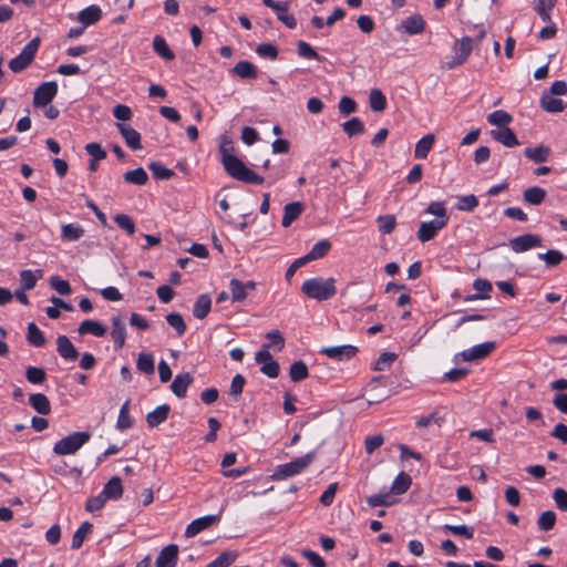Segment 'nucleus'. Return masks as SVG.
<instances>
[{
    "mask_svg": "<svg viewBox=\"0 0 567 567\" xmlns=\"http://www.w3.org/2000/svg\"><path fill=\"white\" fill-rule=\"evenodd\" d=\"M219 153L225 172L233 178L252 185L264 183V177L248 168L235 153L233 141L227 135H221Z\"/></svg>",
    "mask_w": 567,
    "mask_h": 567,
    "instance_id": "nucleus-1",
    "label": "nucleus"
},
{
    "mask_svg": "<svg viewBox=\"0 0 567 567\" xmlns=\"http://www.w3.org/2000/svg\"><path fill=\"white\" fill-rule=\"evenodd\" d=\"M301 291L308 298L318 301L329 300L337 292L336 280L332 277L328 279L321 277L310 278L302 284Z\"/></svg>",
    "mask_w": 567,
    "mask_h": 567,
    "instance_id": "nucleus-2",
    "label": "nucleus"
},
{
    "mask_svg": "<svg viewBox=\"0 0 567 567\" xmlns=\"http://www.w3.org/2000/svg\"><path fill=\"white\" fill-rule=\"evenodd\" d=\"M474 40L471 37H463L453 44V55L441 62V69L453 70L463 65L472 53Z\"/></svg>",
    "mask_w": 567,
    "mask_h": 567,
    "instance_id": "nucleus-3",
    "label": "nucleus"
},
{
    "mask_svg": "<svg viewBox=\"0 0 567 567\" xmlns=\"http://www.w3.org/2000/svg\"><path fill=\"white\" fill-rule=\"evenodd\" d=\"M90 439L87 431L73 432L54 443L53 453L61 456L75 454Z\"/></svg>",
    "mask_w": 567,
    "mask_h": 567,
    "instance_id": "nucleus-4",
    "label": "nucleus"
},
{
    "mask_svg": "<svg viewBox=\"0 0 567 567\" xmlns=\"http://www.w3.org/2000/svg\"><path fill=\"white\" fill-rule=\"evenodd\" d=\"M316 458V452L311 451L306 455L295 458L293 461L278 465L275 473L270 476L274 481L285 480L295 476L306 470Z\"/></svg>",
    "mask_w": 567,
    "mask_h": 567,
    "instance_id": "nucleus-5",
    "label": "nucleus"
},
{
    "mask_svg": "<svg viewBox=\"0 0 567 567\" xmlns=\"http://www.w3.org/2000/svg\"><path fill=\"white\" fill-rule=\"evenodd\" d=\"M40 47V39L34 38L29 43L24 45L20 54L9 62V69L14 72L19 73L25 70L34 60L35 54Z\"/></svg>",
    "mask_w": 567,
    "mask_h": 567,
    "instance_id": "nucleus-6",
    "label": "nucleus"
},
{
    "mask_svg": "<svg viewBox=\"0 0 567 567\" xmlns=\"http://www.w3.org/2000/svg\"><path fill=\"white\" fill-rule=\"evenodd\" d=\"M58 94L55 81L41 83L33 93V106L37 109L48 106Z\"/></svg>",
    "mask_w": 567,
    "mask_h": 567,
    "instance_id": "nucleus-7",
    "label": "nucleus"
},
{
    "mask_svg": "<svg viewBox=\"0 0 567 567\" xmlns=\"http://www.w3.org/2000/svg\"><path fill=\"white\" fill-rule=\"evenodd\" d=\"M269 344H265L264 348L256 353L255 360L257 363L261 364L260 371L265 375L275 379L279 375L280 365L269 352Z\"/></svg>",
    "mask_w": 567,
    "mask_h": 567,
    "instance_id": "nucleus-8",
    "label": "nucleus"
},
{
    "mask_svg": "<svg viewBox=\"0 0 567 567\" xmlns=\"http://www.w3.org/2000/svg\"><path fill=\"white\" fill-rule=\"evenodd\" d=\"M496 348V342L487 341L466 349L455 355L461 357L464 361L473 362L487 358Z\"/></svg>",
    "mask_w": 567,
    "mask_h": 567,
    "instance_id": "nucleus-9",
    "label": "nucleus"
},
{
    "mask_svg": "<svg viewBox=\"0 0 567 567\" xmlns=\"http://www.w3.org/2000/svg\"><path fill=\"white\" fill-rule=\"evenodd\" d=\"M256 287H257V284L252 280L243 282L236 278L230 279L229 291H230L231 301L233 302H243L248 297V292L254 291L256 289Z\"/></svg>",
    "mask_w": 567,
    "mask_h": 567,
    "instance_id": "nucleus-10",
    "label": "nucleus"
},
{
    "mask_svg": "<svg viewBox=\"0 0 567 567\" xmlns=\"http://www.w3.org/2000/svg\"><path fill=\"white\" fill-rule=\"evenodd\" d=\"M542 244V238L535 234H524L509 241V246L515 252H524L532 248L540 247Z\"/></svg>",
    "mask_w": 567,
    "mask_h": 567,
    "instance_id": "nucleus-11",
    "label": "nucleus"
},
{
    "mask_svg": "<svg viewBox=\"0 0 567 567\" xmlns=\"http://www.w3.org/2000/svg\"><path fill=\"white\" fill-rule=\"evenodd\" d=\"M320 353L338 361L349 360L357 353V348L351 344H342L322 348Z\"/></svg>",
    "mask_w": 567,
    "mask_h": 567,
    "instance_id": "nucleus-12",
    "label": "nucleus"
},
{
    "mask_svg": "<svg viewBox=\"0 0 567 567\" xmlns=\"http://www.w3.org/2000/svg\"><path fill=\"white\" fill-rule=\"evenodd\" d=\"M444 227V220L423 221L416 233L417 239L422 243L430 241Z\"/></svg>",
    "mask_w": 567,
    "mask_h": 567,
    "instance_id": "nucleus-13",
    "label": "nucleus"
},
{
    "mask_svg": "<svg viewBox=\"0 0 567 567\" xmlns=\"http://www.w3.org/2000/svg\"><path fill=\"white\" fill-rule=\"evenodd\" d=\"M111 338L116 350H120L124 347L126 339V327L123 317L114 316L112 318Z\"/></svg>",
    "mask_w": 567,
    "mask_h": 567,
    "instance_id": "nucleus-14",
    "label": "nucleus"
},
{
    "mask_svg": "<svg viewBox=\"0 0 567 567\" xmlns=\"http://www.w3.org/2000/svg\"><path fill=\"white\" fill-rule=\"evenodd\" d=\"M178 546L175 544L164 547L156 558V567H176L178 561Z\"/></svg>",
    "mask_w": 567,
    "mask_h": 567,
    "instance_id": "nucleus-15",
    "label": "nucleus"
},
{
    "mask_svg": "<svg viewBox=\"0 0 567 567\" xmlns=\"http://www.w3.org/2000/svg\"><path fill=\"white\" fill-rule=\"evenodd\" d=\"M219 520L218 515H206L194 519L186 528L185 536L194 537Z\"/></svg>",
    "mask_w": 567,
    "mask_h": 567,
    "instance_id": "nucleus-16",
    "label": "nucleus"
},
{
    "mask_svg": "<svg viewBox=\"0 0 567 567\" xmlns=\"http://www.w3.org/2000/svg\"><path fill=\"white\" fill-rule=\"evenodd\" d=\"M116 127L131 150L138 151L142 148L141 134L135 128L123 123H117Z\"/></svg>",
    "mask_w": 567,
    "mask_h": 567,
    "instance_id": "nucleus-17",
    "label": "nucleus"
},
{
    "mask_svg": "<svg viewBox=\"0 0 567 567\" xmlns=\"http://www.w3.org/2000/svg\"><path fill=\"white\" fill-rule=\"evenodd\" d=\"M56 351L66 361H75L79 358V351L66 336L56 338Z\"/></svg>",
    "mask_w": 567,
    "mask_h": 567,
    "instance_id": "nucleus-18",
    "label": "nucleus"
},
{
    "mask_svg": "<svg viewBox=\"0 0 567 567\" xmlns=\"http://www.w3.org/2000/svg\"><path fill=\"white\" fill-rule=\"evenodd\" d=\"M305 210V204L302 202H291L285 205L284 216L281 219L282 227H289L295 220H297Z\"/></svg>",
    "mask_w": 567,
    "mask_h": 567,
    "instance_id": "nucleus-19",
    "label": "nucleus"
},
{
    "mask_svg": "<svg viewBox=\"0 0 567 567\" xmlns=\"http://www.w3.org/2000/svg\"><path fill=\"white\" fill-rule=\"evenodd\" d=\"M102 18V10L96 4H91L78 13V21L84 27L99 22Z\"/></svg>",
    "mask_w": 567,
    "mask_h": 567,
    "instance_id": "nucleus-20",
    "label": "nucleus"
},
{
    "mask_svg": "<svg viewBox=\"0 0 567 567\" xmlns=\"http://www.w3.org/2000/svg\"><path fill=\"white\" fill-rule=\"evenodd\" d=\"M193 382V377L190 373L185 372L177 374L171 384L172 392L179 399L186 396L187 389Z\"/></svg>",
    "mask_w": 567,
    "mask_h": 567,
    "instance_id": "nucleus-21",
    "label": "nucleus"
},
{
    "mask_svg": "<svg viewBox=\"0 0 567 567\" xmlns=\"http://www.w3.org/2000/svg\"><path fill=\"white\" fill-rule=\"evenodd\" d=\"M491 136L498 143L503 144L505 147H514L519 145V141L516 137L515 133L509 127H504L502 130H492Z\"/></svg>",
    "mask_w": 567,
    "mask_h": 567,
    "instance_id": "nucleus-22",
    "label": "nucleus"
},
{
    "mask_svg": "<svg viewBox=\"0 0 567 567\" xmlns=\"http://www.w3.org/2000/svg\"><path fill=\"white\" fill-rule=\"evenodd\" d=\"M539 103L542 109L548 113H558L565 110V104L563 100L556 97V95H553L546 91L543 92Z\"/></svg>",
    "mask_w": 567,
    "mask_h": 567,
    "instance_id": "nucleus-23",
    "label": "nucleus"
},
{
    "mask_svg": "<svg viewBox=\"0 0 567 567\" xmlns=\"http://www.w3.org/2000/svg\"><path fill=\"white\" fill-rule=\"evenodd\" d=\"M107 329L104 324L100 323L96 320L86 319L82 321L78 328V332L80 336H84L86 333L93 334L95 337H103L106 333Z\"/></svg>",
    "mask_w": 567,
    "mask_h": 567,
    "instance_id": "nucleus-24",
    "label": "nucleus"
},
{
    "mask_svg": "<svg viewBox=\"0 0 567 567\" xmlns=\"http://www.w3.org/2000/svg\"><path fill=\"white\" fill-rule=\"evenodd\" d=\"M425 20L421 14H413L411 17H408L402 22V28L410 35L422 33L425 30Z\"/></svg>",
    "mask_w": 567,
    "mask_h": 567,
    "instance_id": "nucleus-25",
    "label": "nucleus"
},
{
    "mask_svg": "<svg viewBox=\"0 0 567 567\" xmlns=\"http://www.w3.org/2000/svg\"><path fill=\"white\" fill-rule=\"evenodd\" d=\"M473 288L476 293L470 295L465 297V301H474V300H483L488 299V292L492 290V284L486 279H475L473 282Z\"/></svg>",
    "mask_w": 567,
    "mask_h": 567,
    "instance_id": "nucleus-26",
    "label": "nucleus"
},
{
    "mask_svg": "<svg viewBox=\"0 0 567 567\" xmlns=\"http://www.w3.org/2000/svg\"><path fill=\"white\" fill-rule=\"evenodd\" d=\"M212 308V298L207 293H203L197 297L194 307H193V315L196 319L203 320L205 319Z\"/></svg>",
    "mask_w": 567,
    "mask_h": 567,
    "instance_id": "nucleus-27",
    "label": "nucleus"
},
{
    "mask_svg": "<svg viewBox=\"0 0 567 567\" xmlns=\"http://www.w3.org/2000/svg\"><path fill=\"white\" fill-rule=\"evenodd\" d=\"M171 408L167 404H163L157 406L152 412L147 413L146 422L150 427H156L159 424L164 423L169 414Z\"/></svg>",
    "mask_w": 567,
    "mask_h": 567,
    "instance_id": "nucleus-28",
    "label": "nucleus"
},
{
    "mask_svg": "<svg viewBox=\"0 0 567 567\" xmlns=\"http://www.w3.org/2000/svg\"><path fill=\"white\" fill-rule=\"evenodd\" d=\"M106 499H118L123 494L122 480L113 476L103 487L101 492Z\"/></svg>",
    "mask_w": 567,
    "mask_h": 567,
    "instance_id": "nucleus-29",
    "label": "nucleus"
},
{
    "mask_svg": "<svg viewBox=\"0 0 567 567\" xmlns=\"http://www.w3.org/2000/svg\"><path fill=\"white\" fill-rule=\"evenodd\" d=\"M524 155L529 161L534 163H544L548 161L550 156V148L545 145H538L536 147H526L524 150Z\"/></svg>",
    "mask_w": 567,
    "mask_h": 567,
    "instance_id": "nucleus-30",
    "label": "nucleus"
},
{
    "mask_svg": "<svg viewBox=\"0 0 567 567\" xmlns=\"http://www.w3.org/2000/svg\"><path fill=\"white\" fill-rule=\"evenodd\" d=\"M435 142V136L432 133L423 136L415 145L414 157L424 159L427 157Z\"/></svg>",
    "mask_w": 567,
    "mask_h": 567,
    "instance_id": "nucleus-31",
    "label": "nucleus"
},
{
    "mask_svg": "<svg viewBox=\"0 0 567 567\" xmlns=\"http://www.w3.org/2000/svg\"><path fill=\"white\" fill-rule=\"evenodd\" d=\"M29 404L40 414L47 415L51 412V403L42 393L30 394Z\"/></svg>",
    "mask_w": 567,
    "mask_h": 567,
    "instance_id": "nucleus-32",
    "label": "nucleus"
},
{
    "mask_svg": "<svg viewBox=\"0 0 567 567\" xmlns=\"http://www.w3.org/2000/svg\"><path fill=\"white\" fill-rule=\"evenodd\" d=\"M331 249V243L327 239L319 240L315 244L311 250L303 256V258L310 262L323 258Z\"/></svg>",
    "mask_w": 567,
    "mask_h": 567,
    "instance_id": "nucleus-33",
    "label": "nucleus"
},
{
    "mask_svg": "<svg viewBox=\"0 0 567 567\" xmlns=\"http://www.w3.org/2000/svg\"><path fill=\"white\" fill-rule=\"evenodd\" d=\"M84 235V228L79 224H65L61 227V238L64 241H76Z\"/></svg>",
    "mask_w": 567,
    "mask_h": 567,
    "instance_id": "nucleus-34",
    "label": "nucleus"
},
{
    "mask_svg": "<svg viewBox=\"0 0 567 567\" xmlns=\"http://www.w3.org/2000/svg\"><path fill=\"white\" fill-rule=\"evenodd\" d=\"M547 193L539 186H533L524 190L523 199L529 205H539L544 202Z\"/></svg>",
    "mask_w": 567,
    "mask_h": 567,
    "instance_id": "nucleus-35",
    "label": "nucleus"
},
{
    "mask_svg": "<svg viewBox=\"0 0 567 567\" xmlns=\"http://www.w3.org/2000/svg\"><path fill=\"white\" fill-rule=\"evenodd\" d=\"M412 480L409 474L401 472L393 481L390 493L394 495L404 494L411 486Z\"/></svg>",
    "mask_w": 567,
    "mask_h": 567,
    "instance_id": "nucleus-36",
    "label": "nucleus"
},
{
    "mask_svg": "<svg viewBox=\"0 0 567 567\" xmlns=\"http://www.w3.org/2000/svg\"><path fill=\"white\" fill-rule=\"evenodd\" d=\"M233 72L241 79H256L257 68L249 61H239L233 68Z\"/></svg>",
    "mask_w": 567,
    "mask_h": 567,
    "instance_id": "nucleus-37",
    "label": "nucleus"
},
{
    "mask_svg": "<svg viewBox=\"0 0 567 567\" xmlns=\"http://www.w3.org/2000/svg\"><path fill=\"white\" fill-rule=\"evenodd\" d=\"M153 49L161 58L165 59L166 61H172L175 59L174 52L169 49L166 40L161 37L156 35L153 40Z\"/></svg>",
    "mask_w": 567,
    "mask_h": 567,
    "instance_id": "nucleus-38",
    "label": "nucleus"
},
{
    "mask_svg": "<svg viewBox=\"0 0 567 567\" xmlns=\"http://www.w3.org/2000/svg\"><path fill=\"white\" fill-rule=\"evenodd\" d=\"M280 9H276L277 19L282 22L289 29L297 28V20L292 14L288 13L289 2L284 1L279 4Z\"/></svg>",
    "mask_w": 567,
    "mask_h": 567,
    "instance_id": "nucleus-39",
    "label": "nucleus"
},
{
    "mask_svg": "<svg viewBox=\"0 0 567 567\" xmlns=\"http://www.w3.org/2000/svg\"><path fill=\"white\" fill-rule=\"evenodd\" d=\"M93 525L89 522L82 523V525L75 530L72 537V549H79L82 547L86 536L92 532Z\"/></svg>",
    "mask_w": 567,
    "mask_h": 567,
    "instance_id": "nucleus-40",
    "label": "nucleus"
},
{
    "mask_svg": "<svg viewBox=\"0 0 567 567\" xmlns=\"http://www.w3.org/2000/svg\"><path fill=\"white\" fill-rule=\"evenodd\" d=\"M27 340L34 347H43L47 342L43 332L38 328L34 322L28 324Z\"/></svg>",
    "mask_w": 567,
    "mask_h": 567,
    "instance_id": "nucleus-41",
    "label": "nucleus"
},
{
    "mask_svg": "<svg viewBox=\"0 0 567 567\" xmlns=\"http://www.w3.org/2000/svg\"><path fill=\"white\" fill-rule=\"evenodd\" d=\"M308 374V367L301 360L295 361L289 368V377L293 382H300L307 379Z\"/></svg>",
    "mask_w": 567,
    "mask_h": 567,
    "instance_id": "nucleus-42",
    "label": "nucleus"
},
{
    "mask_svg": "<svg viewBox=\"0 0 567 567\" xmlns=\"http://www.w3.org/2000/svg\"><path fill=\"white\" fill-rule=\"evenodd\" d=\"M513 121V117L509 113L503 110L494 111L493 113L487 115V122L491 125L507 127V125Z\"/></svg>",
    "mask_w": 567,
    "mask_h": 567,
    "instance_id": "nucleus-43",
    "label": "nucleus"
},
{
    "mask_svg": "<svg viewBox=\"0 0 567 567\" xmlns=\"http://www.w3.org/2000/svg\"><path fill=\"white\" fill-rule=\"evenodd\" d=\"M369 104L372 111L382 112L386 106L385 95L379 89L371 90L369 94Z\"/></svg>",
    "mask_w": 567,
    "mask_h": 567,
    "instance_id": "nucleus-44",
    "label": "nucleus"
},
{
    "mask_svg": "<svg viewBox=\"0 0 567 567\" xmlns=\"http://www.w3.org/2000/svg\"><path fill=\"white\" fill-rule=\"evenodd\" d=\"M124 181L128 184L145 185L148 181V175L144 168L138 167L133 171H128L124 174Z\"/></svg>",
    "mask_w": 567,
    "mask_h": 567,
    "instance_id": "nucleus-45",
    "label": "nucleus"
},
{
    "mask_svg": "<svg viewBox=\"0 0 567 567\" xmlns=\"http://www.w3.org/2000/svg\"><path fill=\"white\" fill-rule=\"evenodd\" d=\"M367 503L370 507L391 506L395 503V499L392 498L390 492H381L369 496Z\"/></svg>",
    "mask_w": 567,
    "mask_h": 567,
    "instance_id": "nucleus-46",
    "label": "nucleus"
},
{
    "mask_svg": "<svg viewBox=\"0 0 567 567\" xmlns=\"http://www.w3.org/2000/svg\"><path fill=\"white\" fill-rule=\"evenodd\" d=\"M342 130L349 137L363 134L365 131L364 124L359 117H352L344 122L342 124Z\"/></svg>",
    "mask_w": 567,
    "mask_h": 567,
    "instance_id": "nucleus-47",
    "label": "nucleus"
},
{
    "mask_svg": "<svg viewBox=\"0 0 567 567\" xmlns=\"http://www.w3.org/2000/svg\"><path fill=\"white\" fill-rule=\"evenodd\" d=\"M425 213L436 216L435 220H444L445 226L449 223V216L446 214V208H445L444 202H432L426 207Z\"/></svg>",
    "mask_w": 567,
    "mask_h": 567,
    "instance_id": "nucleus-48",
    "label": "nucleus"
},
{
    "mask_svg": "<svg viewBox=\"0 0 567 567\" xmlns=\"http://www.w3.org/2000/svg\"><path fill=\"white\" fill-rule=\"evenodd\" d=\"M137 369L145 374H153L154 367V357L152 353H140L136 362Z\"/></svg>",
    "mask_w": 567,
    "mask_h": 567,
    "instance_id": "nucleus-49",
    "label": "nucleus"
},
{
    "mask_svg": "<svg viewBox=\"0 0 567 567\" xmlns=\"http://www.w3.org/2000/svg\"><path fill=\"white\" fill-rule=\"evenodd\" d=\"M377 223L379 231L384 235L391 234L396 226L394 215H381L378 217Z\"/></svg>",
    "mask_w": 567,
    "mask_h": 567,
    "instance_id": "nucleus-50",
    "label": "nucleus"
},
{
    "mask_svg": "<svg viewBox=\"0 0 567 567\" xmlns=\"http://www.w3.org/2000/svg\"><path fill=\"white\" fill-rule=\"evenodd\" d=\"M555 3L556 0H536L535 10L544 22L550 21V11Z\"/></svg>",
    "mask_w": 567,
    "mask_h": 567,
    "instance_id": "nucleus-51",
    "label": "nucleus"
},
{
    "mask_svg": "<svg viewBox=\"0 0 567 567\" xmlns=\"http://www.w3.org/2000/svg\"><path fill=\"white\" fill-rule=\"evenodd\" d=\"M538 258L544 260L548 267L558 266L566 257L556 249H549L545 254H538Z\"/></svg>",
    "mask_w": 567,
    "mask_h": 567,
    "instance_id": "nucleus-52",
    "label": "nucleus"
},
{
    "mask_svg": "<svg viewBox=\"0 0 567 567\" xmlns=\"http://www.w3.org/2000/svg\"><path fill=\"white\" fill-rule=\"evenodd\" d=\"M148 169L152 172L153 176L157 179H169L175 174L174 171L165 167L159 162L150 163Z\"/></svg>",
    "mask_w": 567,
    "mask_h": 567,
    "instance_id": "nucleus-53",
    "label": "nucleus"
},
{
    "mask_svg": "<svg viewBox=\"0 0 567 567\" xmlns=\"http://www.w3.org/2000/svg\"><path fill=\"white\" fill-rule=\"evenodd\" d=\"M555 523H556V514L553 511L543 512L537 519L538 528L543 532H548V530L553 529L555 526Z\"/></svg>",
    "mask_w": 567,
    "mask_h": 567,
    "instance_id": "nucleus-54",
    "label": "nucleus"
},
{
    "mask_svg": "<svg viewBox=\"0 0 567 567\" xmlns=\"http://www.w3.org/2000/svg\"><path fill=\"white\" fill-rule=\"evenodd\" d=\"M236 551H224L206 567H229L237 559Z\"/></svg>",
    "mask_w": 567,
    "mask_h": 567,
    "instance_id": "nucleus-55",
    "label": "nucleus"
},
{
    "mask_svg": "<svg viewBox=\"0 0 567 567\" xmlns=\"http://www.w3.org/2000/svg\"><path fill=\"white\" fill-rule=\"evenodd\" d=\"M478 206V199L475 195H465L457 198L455 207L462 212H473Z\"/></svg>",
    "mask_w": 567,
    "mask_h": 567,
    "instance_id": "nucleus-56",
    "label": "nucleus"
},
{
    "mask_svg": "<svg viewBox=\"0 0 567 567\" xmlns=\"http://www.w3.org/2000/svg\"><path fill=\"white\" fill-rule=\"evenodd\" d=\"M298 55L302 59L307 60H318L321 61V56L317 53V51L306 41H299L297 43Z\"/></svg>",
    "mask_w": 567,
    "mask_h": 567,
    "instance_id": "nucleus-57",
    "label": "nucleus"
},
{
    "mask_svg": "<svg viewBox=\"0 0 567 567\" xmlns=\"http://www.w3.org/2000/svg\"><path fill=\"white\" fill-rule=\"evenodd\" d=\"M167 323L176 331V333L181 337L186 331V323L183 317L177 312H171L166 316Z\"/></svg>",
    "mask_w": 567,
    "mask_h": 567,
    "instance_id": "nucleus-58",
    "label": "nucleus"
},
{
    "mask_svg": "<svg viewBox=\"0 0 567 567\" xmlns=\"http://www.w3.org/2000/svg\"><path fill=\"white\" fill-rule=\"evenodd\" d=\"M25 378L30 383L41 384L47 379V373L43 368L29 367L25 371Z\"/></svg>",
    "mask_w": 567,
    "mask_h": 567,
    "instance_id": "nucleus-59",
    "label": "nucleus"
},
{
    "mask_svg": "<svg viewBox=\"0 0 567 567\" xmlns=\"http://www.w3.org/2000/svg\"><path fill=\"white\" fill-rule=\"evenodd\" d=\"M37 277L32 270H22L20 272V281L23 290H31L35 287L38 279L42 276L41 270H38Z\"/></svg>",
    "mask_w": 567,
    "mask_h": 567,
    "instance_id": "nucleus-60",
    "label": "nucleus"
},
{
    "mask_svg": "<svg viewBox=\"0 0 567 567\" xmlns=\"http://www.w3.org/2000/svg\"><path fill=\"white\" fill-rule=\"evenodd\" d=\"M445 530L452 533L456 536H462L466 539H472L474 536V529L473 527L466 526V525H450L446 524L443 527Z\"/></svg>",
    "mask_w": 567,
    "mask_h": 567,
    "instance_id": "nucleus-61",
    "label": "nucleus"
},
{
    "mask_svg": "<svg viewBox=\"0 0 567 567\" xmlns=\"http://www.w3.org/2000/svg\"><path fill=\"white\" fill-rule=\"evenodd\" d=\"M114 221L121 229L125 230L128 235H133L135 233V224L131 216L126 214H117L114 217Z\"/></svg>",
    "mask_w": 567,
    "mask_h": 567,
    "instance_id": "nucleus-62",
    "label": "nucleus"
},
{
    "mask_svg": "<svg viewBox=\"0 0 567 567\" xmlns=\"http://www.w3.org/2000/svg\"><path fill=\"white\" fill-rule=\"evenodd\" d=\"M396 354L393 352H383L380 354L378 360L374 363L373 370L375 371H384L390 368V365L395 361Z\"/></svg>",
    "mask_w": 567,
    "mask_h": 567,
    "instance_id": "nucleus-63",
    "label": "nucleus"
},
{
    "mask_svg": "<svg viewBox=\"0 0 567 567\" xmlns=\"http://www.w3.org/2000/svg\"><path fill=\"white\" fill-rule=\"evenodd\" d=\"M256 53L265 59L276 60L278 58V49L271 43H261L256 48Z\"/></svg>",
    "mask_w": 567,
    "mask_h": 567,
    "instance_id": "nucleus-64",
    "label": "nucleus"
}]
</instances>
